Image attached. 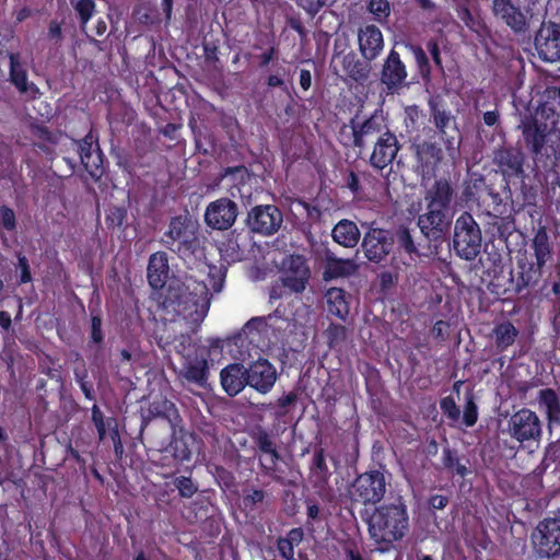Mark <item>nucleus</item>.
I'll use <instances>...</instances> for the list:
<instances>
[{"instance_id": "1", "label": "nucleus", "mask_w": 560, "mask_h": 560, "mask_svg": "<svg viewBox=\"0 0 560 560\" xmlns=\"http://www.w3.org/2000/svg\"><path fill=\"white\" fill-rule=\"evenodd\" d=\"M150 411L155 418L141 427V433L147 434L148 460L163 469H177L184 462L190 460L191 451L187 442L176 436V429L183 419L176 406L164 399L153 406Z\"/></svg>"}, {"instance_id": "2", "label": "nucleus", "mask_w": 560, "mask_h": 560, "mask_svg": "<svg viewBox=\"0 0 560 560\" xmlns=\"http://www.w3.org/2000/svg\"><path fill=\"white\" fill-rule=\"evenodd\" d=\"M370 538L381 551L389 550L408 534L410 520L401 495L393 502L376 506L365 520Z\"/></svg>"}, {"instance_id": "3", "label": "nucleus", "mask_w": 560, "mask_h": 560, "mask_svg": "<svg viewBox=\"0 0 560 560\" xmlns=\"http://www.w3.org/2000/svg\"><path fill=\"white\" fill-rule=\"evenodd\" d=\"M545 109L536 113L535 116L526 118L522 121L523 137L527 148L535 154L536 160L542 163L546 173L552 172L558 178L560 170V145L546 148V138L555 132L560 131L557 127L559 115L551 110V115H547L542 121Z\"/></svg>"}, {"instance_id": "4", "label": "nucleus", "mask_w": 560, "mask_h": 560, "mask_svg": "<svg viewBox=\"0 0 560 560\" xmlns=\"http://www.w3.org/2000/svg\"><path fill=\"white\" fill-rule=\"evenodd\" d=\"M190 336H180L174 346L175 351L182 355L180 368L176 376L182 386L191 389L195 386L200 389L209 387L210 364L207 347L192 345V352L186 350V343L190 347Z\"/></svg>"}, {"instance_id": "5", "label": "nucleus", "mask_w": 560, "mask_h": 560, "mask_svg": "<svg viewBox=\"0 0 560 560\" xmlns=\"http://www.w3.org/2000/svg\"><path fill=\"white\" fill-rule=\"evenodd\" d=\"M161 243L185 261L194 260L202 254L198 225L187 215L171 219Z\"/></svg>"}, {"instance_id": "6", "label": "nucleus", "mask_w": 560, "mask_h": 560, "mask_svg": "<svg viewBox=\"0 0 560 560\" xmlns=\"http://www.w3.org/2000/svg\"><path fill=\"white\" fill-rule=\"evenodd\" d=\"M481 229L471 213L464 211L454 223L452 246L454 253L467 261L474 260L481 252Z\"/></svg>"}, {"instance_id": "7", "label": "nucleus", "mask_w": 560, "mask_h": 560, "mask_svg": "<svg viewBox=\"0 0 560 560\" xmlns=\"http://www.w3.org/2000/svg\"><path fill=\"white\" fill-rule=\"evenodd\" d=\"M387 128L383 117L376 112L364 118L355 114L349 120V125L340 129V136L343 137L341 143L348 148H357L361 152L368 142L380 137Z\"/></svg>"}, {"instance_id": "8", "label": "nucleus", "mask_w": 560, "mask_h": 560, "mask_svg": "<svg viewBox=\"0 0 560 560\" xmlns=\"http://www.w3.org/2000/svg\"><path fill=\"white\" fill-rule=\"evenodd\" d=\"M365 232L361 242L364 257L373 264L385 265L394 252L392 229L380 228L375 222H363Z\"/></svg>"}, {"instance_id": "9", "label": "nucleus", "mask_w": 560, "mask_h": 560, "mask_svg": "<svg viewBox=\"0 0 560 560\" xmlns=\"http://www.w3.org/2000/svg\"><path fill=\"white\" fill-rule=\"evenodd\" d=\"M252 440L260 454L258 456V466L261 475L271 478V480L280 486L290 485L287 478L277 474L276 467L281 459V455L271 434L259 427L252 433Z\"/></svg>"}, {"instance_id": "10", "label": "nucleus", "mask_w": 560, "mask_h": 560, "mask_svg": "<svg viewBox=\"0 0 560 560\" xmlns=\"http://www.w3.org/2000/svg\"><path fill=\"white\" fill-rule=\"evenodd\" d=\"M452 218L451 211L438 209H424V212L418 217L417 225L430 246L433 247L435 254H438L443 243L448 240Z\"/></svg>"}, {"instance_id": "11", "label": "nucleus", "mask_w": 560, "mask_h": 560, "mask_svg": "<svg viewBox=\"0 0 560 560\" xmlns=\"http://www.w3.org/2000/svg\"><path fill=\"white\" fill-rule=\"evenodd\" d=\"M385 493L386 479L378 469H372L358 475L350 489L352 501L364 505L381 502Z\"/></svg>"}, {"instance_id": "12", "label": "nucleus", "mask_w": 560, "mask_h": 560, "mask_svg": "<svg viewBox=\"0 0 560 560\" xmlns=\"http://www.w3.org/2000/svg\"><path fill=\"white\" fill-rule=\"evenodd\" d=\"M73 144L77 148L84 170L95 182L100 180L105 173V156L100 147L98 133L91 127L90 131L82 139H73Z\"/></svg>"}, {"instance_id": "13", "label": "nucleus", "mask_w": 560, "mask_h": 560, "mask_svg": "<svg viewBox=\"0 0 560 560\" xmlns=\"http://www.w3.org/2000/svg\"><path fill=\"white\" fill-rule=\"evenodd\" d=\"M508 432L521 444L539 442L542 436V423L535 411L522 408L508 420Z\"/></svg>"}, {"instance_id": "14", "label": "nucleus", "mask_w": 560, "mask_h": 560, "mask_svg": "<svg viewBox=\"0 0 560 560\" xmlns=\"http://www.w3.org/2000/svg\"><path fill=\"white\" fill-rule=\"evenodd\" d=\"M283 223V213L276 205H257L247 212L246 225L262 236L276 234Z\"/></svg>"}, {"instance_id": "15", "label": "nucleus", "mask_w": 560, "mask_h": 560, "mask_svg": "<svg viewBox=\"0 0 560 560\" xmlns=\"http://www.w3.org/2000/svg\"><path fill=\"white\" fill-rule=\"evenodd\" d=\"M513 187L509 186L504 189L509 192L511 208L515 213L523 211L526 207L536 206L540 189V182L536 175L523 174L516 179V185Z\"/></svg>"}, {"instance_id": "16", "label": "nucleus", "mask_w": 560, "mask_h": 560, "mask_svg": "<svg viewBox=\"0 0 560 560\" xmlns=\"http://www.w3.org/2000/svg\"><path fill=\"white\" fill-rule=\"evenodd\" d=\"M524 154L513 147H501L494 151L493 162L505 182L504 187L515 186L516 179L525 174Z\"/></svg>"}, {"instance_id": "17", "label": "nucleus", "mask_w": 560, "mask_h": 560, "mask_svg": "<svg viewBox=\"0 0 560 560\" xmlns=\"http://www.w3.org/2000/svg\"><path fill=\"white\" fill-rule=\"evenodd\" d=\"M415 172L422 179H430L435 176L440 163L443 160L441 147L431 141H422L413 144Z\"/></svg>"}, {"instance_id": "18", "label": "nucleus", "mask_w": 560, "mask_h": 560, "mask_svg": "<svg viewBox=\"0 0 560 560\" xmlns=\"http://www.w3.org/2000/svg\"><path fill=\"white\" fill-rule=\"evenodd\" d=\"M392 236L394 238V252L392 254L390 262L405 266H411L420 257L418 244L411 233V230L401 224L392 229Z\"/></svg>"}, {"instance_id": "19", "label": "nucleus", "mask_w": 560, "mask_h": 560, "mask_svg": "<svg viewBox=\"0 0 560 560\" xmlns=\"http://www.w3.org/2000/svg\"><path fill=\"white\" fill-rule=\"evenodd\" d=\"M539 58L545 62L560 60V24L548 22L537 31L534 40Z\"/></svg>"}, {"instance_id": "20", "label": "nucleus", "mask_w": 560, "mask_h": 560, "mask_svg": "<svg viewBox=\"0 0 560 560\" xmlns=\"http://www.w3.org/2000/svg\"><path fill=\"white\" fill-rule=\"evenodd\" d=\"M432 121L443 141L446 151L452 154L459 148L460 132L456 125V118L450 110L442 109L438 105L430 108Z\"/></svg>"}, {"instance_id": "21", "label": "nucleus", "mask_w": 560, "mask_h": 560, "mask_svg": "<svg viewBox=\"0 0 560 560\" xmlns=\"http://www.w3.org/2000/svg\"><path fill=\"white\" fill-rule=\"evenodd\" d=\"M237 214L238 207L233 200L219 198L207 206L205 221L208 226L224 231L235 223Z\"/></svg>"}, {"instance_id": "22", "label": "nucleus", "mask_w": 560, "mask_h": 560, "mask_svg": "<svg viewBox=\"0 0 560 560\" xmlns=\"http://www.w3.org/2000/svg\"><path fill=\"white\" fill-rule=\"evenodd\" d=\"M408 77L407 68L397 50L392 49L385 58L380 81L387 93H397L406 84Z\"/></svg>"}, {"instance_id": "23", "label": "nucleus", "mask_w": 560, "mask_h": 560, "mask_svg": "<svg viewBox=\"0 0 560 560\" xmlns=\"http://www.w3.org/2000/svg\"><path fill=\"white\" fill-rule=\"evenodd\" d=\"M311 279V269L303 255H291L284 264L283 287L293 293H302Z\"/></svg>"}, {"instance_id": "24", "label": "nucleus", "mask_w": 560, "mask_h": 560, "mask_svg": "<svg viewBox=\"0 0 560 560\" xmlns=\"http://www.w3.org/2000/svg\"><path fill=\"white\" fill-rule=\"evenodd\" d=\"M534 541L540 555L548 558L560 555V520L549 518L540 522Z\"/></svg>"}, {"instance_id": "25", "label": "nucleus", "mask_w": 560, "mask_h": 560, "mask_svg": "<svg viewBox=\"0 0 560 560\" xmlns=\"http://www.w3.org/2000/svg\"><path fill=\"white\" fill-rule=\"evenodd\" d=\"M400 149L398 139L388 128L376 138L370 164L380 171L393 163Z\"/></svg>"}, {"instance_id": "26", "label": "nucleus", "mask_w": 560, "mask_h": 560, "mask_svg": "<svg viewBox=\"0 0 560 560\" xmlns=\"http://www.w3.org/2000/svg\"><path fill=\"white\" fill-rule=\"evenodd\" d=\"M246 378L248 386L260 394H267L277 381V371L267 359H259L246 369Z\"/></svg>"}, {"instance_id": "27", "label": "nucleus", "mask_w": 560, "mask_h": 560, "mask_svg": "<svg viewBox=\"0 0 560 560\" xmlns=\"http://www.w3.org/2000/svg\"><path fill=\"white\" fill-rule=\"evenodd\" d=\"M455 190L445 177H440L424 192V209L451 211Z\"/></svg>"}, {"instance_id": "28", "label": "nucleus", "mask_w": 560, "mask_h": 560, "mask_svg": "<svg viewBox=\"0 0 560 560\" xmlns=\"http://www.w3.org/2000/svg\"><path fill=\"white\" fill-rule=\"evenodd\" d=\"M492 12L515 33H524L528 27L526 15L512 0H493Z\"/></svg>"}, {"instance_id": "29", "label": "nucleus", "mask_w": 560, "mask_h": 560, "mask_svg": "<svg viewBox=\"0 0 560 560\" xmlns=\"http://www.w3.org/2000/svg\"><path fill=\"white\" fill-rule=\"evenodd\" d=\"M359 50L366 61H373L384 48L381 30L373 24L361 27L358 33Z\"/></svg>"}, {"instance_id": "30", "label": "nucleus", "mask_w": 560, "mask_h": 560, "mask_svg": "<svg viewBox=\"0 0 560 560\" xmlns=\"http://www.w3.org/2000/svg\"><path fill=\"white\" fill-rule=\"evenodd\" d=\"M160 290V305L164 311L180 314L185 310L187 287L183 282L178 279H173Z\"/></svg>"}, {"instance_id": "31", "label": "nucleus", "mask_w": 560, "mask_h": 560, "mask_svg": "<svg viewBox=\"0 0 560 560\" xmlns=\"http://www.w3.org/2000/svg\"><path fill=\"white\" fill-rule=\"evenodd\" d=\"M170 277L168 257L159 250L150 255L147 266V279L153 290L163 289Z\"/></svg>"}, {"instance_id": "32", "label": "nucleus", "mask_w": 560, "mask_h": 560, "mask_svg": "<svg viewBox=\"0 0 560 560\" xmlns=\"http://www.w3.org/2000/svg\"><path fill=\"white\" fill-rule=\"evenodd\" d=\"M220 381L224 392L234 397L247 385L246 369L241 363H232L220 372Z\"/></svg>"}, {"instance_id": "33", "label": "nucleus", "mask_w": 560, "mask_h": 560, "mask_svg": "<svg viewBox=\"0 0 560 560\" xmlns=\"http://www.w3.org/2000/svg\"><path fill=\"white\" fill-rule=\"evenodd\" d=\"M330 477L331 471L326 463L325 450L317 447L310 465V481L314 489L324 491L328 487Z\"/></svg>"}, {"instance_id": "34", "label": "nucleus", "mask_w": 560, "mask_h": 560, "mask_svg": "<svg viewBox=\"0 0 560 560\" xmlns=\"http://www.w3.org/2000/svg\"><path fill=\"white\" fill-rule=\"evenodd\" d=\"M537 400L544 408L548 428L560 427V397L553 388H542L537 394Z\"/></svg>"}, {"instance_id": "35", "label": "nucleus", "mask_w": 560, "mask_h": 560, "mask_svg": "<svg viewBox=\"0 0 560 560\" xmlns=\"http://www.w3.org/2000/svg\"><path fill=\"white\" fill-rule=\"evenodd\" d=\"M328 312L346 320L350 313V294L341 288H329L325 293Z\"/></svg>"}, {"instance_id": "36", "label": "nucleus", "mask_w": 560, "mask_h": 560, "mask_svg": "<svg viewBox=\"0 0 560 560\" xmlns=\"http://www.w3.org/2000/svg\"><path fill=\"white\" fill-rule=\"evenodd\" d=\"M331 236L339 245L353 248L358 245L361 233L353 221L342 219L334 226Z\"/></svg>"}, {"instance_id": "37", "label": "nucleus", "mask_w": 560, "mask_h": 560, "mask_svg": "<svg viewBox=\"0 0 560 560\" xmlns=\"http://www.w3.org/2000/svg\"><path fill=\"white\" fill-rule=\"evenodd\" d=\"M8 58L10 61V82L16 88V90L21 93H26L30 88L37 90L34 83L28 84L27 71L24 63L22 62L21 54L8 52Z\"/></svg>"}, {"instance_id": "38", "label": "nucleus", "mask_w": 560, "mask_h": 560, "mask_svg": "<svg viewBox=\"0 0 560 560\" xmlns=\"http://www.w3.org/2000/svg\"><path fill=\"white\" fill-rule=\"evenodd\" d=\"M371 61H364L357 58V55L353 51L348 52L342 58V69L347 73V75L358 83L365 82L371 72Z\"/></svg>"}, {"instance_id": "39", "label": "nucleus", "mask_w": 560, "mask_h": 560, "mask_svg": "<svg viewBox=\"0 0 560 560\" xmlns=\"http://www.w3.org/2000/svg\"><path fill=\"white\" fill-rule=\"evenodd\" d=\"M520 335V330L510 322L504 320L494 325L492 336L498 353H503L511 347Z\"/></svg>"}, {"instance_id": "40", "label": "nucleus", "mask_w": 560, "mask_h": 560, "mask_svg": "<svg viewBox=\"0 0 560 560\" xmlns=\"http://www.w3.org/2000/svg\"><path fill=\"white\" fill-rule=\"evenodd\" d=\"M355 270L357 265L352 259L327 256L323 278L325 281H329L337 278L348 277L354 273Z\"/></svg>"}, {"instance_id": "41", "label": "nucleus", "mask_w": 560, "mask_h": 560, "mask_svg": "<svg viewBox=\"0 0 560 560\" xmlns=\"http://www.w3.org/2000/svg\"><path fill=\"white\" fill-rule=\"evenodd\" d=\"M488 222L487 232L492 238L508 242L509 237L516 231L515 220L510 213L508 215H491Z\"/></svg>"}, {"instance_id": "42", "label": "nucleus", "mask_w": 560, "mask_h": 560, "mask_svg": "<svg viewBox=\"0 0 560 560\" xmlns=\"http://www.w3.org/2000/svg\"><path fill=\"white\" fill-rule=\"evenodd\" d=\"M443 468L452 476L465 478L469 474L466 464L462 463V458L455 448L445 446L442 452Z\"/></svg>"}, {"instance_id": "43", "label": "nucleus", "mask_w": 560, "mask_h": 560, "mask_svg": "<svg viewBox=\"0 0 560 560\" xmlns=\"http://www.w3.org/2000/svg\"><path fill=\"white\" fill-rule=\"evenodd\" d=\"M520 270L516 273V277L514 276L513 271H511V283L512 289L520 293L525 288H527L530 283L536 282L538 277L540 276L539 270H535V266L533 264L528 265V268L526 269V264H520L518 265Z\"/></svg>"}, {"instance_id": "44", "label": "nucleus", "mask_w": 560, "mask_h": 560, "mask_svg": "<svg viewBox=\"0 0 560 560\" xmlns=\"http://www.w3.org/2000/svg\"><path fill=\"white\" fill-rule=\"evenodd\" d=\"M532 247L534 249L535 261L530 264L535 266V270L541 271V268L545 266L550 255V247L546 234H537L533 241Z\"/></svg>"}, {"instance_id": "45", "label": "nucleus", "mask_w": 560, "mask_h": 560, "mask_svg": "<svg viewBox=\"0 0 560 560\" xmlns=\"http://www.w3.org/2000/svg\"><path fill=\"white\" fill-rule=\"evenodd\" d=\"M210 502L205 498L194 500L184 512V517L190 523L202 522L209 517Z\"/></svg>"}, {"instance_id": "46", "label": "nucleus", "mask_w": 560, "mask_h": 560, "mask_svg": "<svg viewBox=\"0 0 560 560\" xmlns=\"http://www.w3.org/2000/svg\"><path fill=\"white\" fill-rule=\"evenodd\" d=\"M266 497V491L261 489H246L242 497V509L248 513L256 512L264 504Z\"/></svg>"}, {"instance_id": "47", "label": "nucleus", "mask_w": 560, "mask_h": 560, "mask_svg": "<svg viewBox=\"0 0 560 560\" xmlns=\"http://www.w3.org/2000/svg\"><path fill=\"white\" fill-rule=\"evenodd\" d=\"M326 342L329 349H336L347 339V328L343 325L330 323L324 331Z\"/></svg>"}, {"instance_id": "48", "label": "nucleus", "mask_w": 560, "mask_h": 560, "mask_svg": "<svg viewBox=\"0 0 560 560\" xmlns=\"http://www.w3.org/2000/svg\"><path fill=\"white\" fill-rule=\"evenodd\" d=\"M220 254L228 264L241 261L244 258V252L234 240H228L222 243Z\"/></svg>"}, {"instance_id": "49", "label": "nucleus", "mask_w": 560, "mask_h": 560, "mask_svg": "<svg viewBox=\"0 0 560 560\" xmlns=\"http://www.w3.org/2000/svg\"><path fill=\"white\" fill-rule=\"evenodd\" d=\"M366 9L380 23L386 22L392 11L387 0H369Z\"/></svg>"}, {"instance_id": "50", "label": "nucleus", "mask_w": 560, "mask_h": 560, "mask_svg": "<svg viewBox=\"0 0 560 560\" xmlns=\"http://www.w3.org/2000/svg\"><path fill=\"white\" fill-rule=\"evenodd\" d=\"M127 210L124 207L112 206L106 210L105 224L108 230L120 228L126 220Z\"/></svg>"}, {"instance_id": "51", "label": "nucleus", "mask_w": 560, "mask_h": 560, "mask_svg": "<svg viewBox=\"0 0 560 560\" xmlns=\"http://www.w3.org/2000/svg\"><path fill=\"white\" fill-rule=\"evenodd\" d=\"M73 8L79 16L81 27L84 28L95 12V1L77 0V2L73 4Z\"/></svg>"}, {"instance_id": "52", "label": "nucleus", "mask_w": 560, "mask_h": 560, "mask_svg": "<svg viewBox=\"0 0 560 560\" xmlns=\"http://www.w3.org/2000/svg\"><path fill=\"white\" fill-rule=\"evenodd\" d=\"M222 179L233 183V186L244 185L249 179V174L244 165L226 167L222 175Z\"/></svg>"}, {"instance_id": "53", "label": "nucleus", "mask_w": 560, "mask_h": 560, "mask_svg": "<svg viewBox=\"0 0 560 560\" xmlns=\"http://www.w3.org/2000/svg\"><path fill=\"white\" fill-rule=\"evenodd\" d=\"M409 49L413 55V58L416 60V63L421 75L423 78L429 77L431 74V66L425 50L421 46L412 44L409 46Z\"/></svg>"}, {"instance_id": "54", "label": "nucleus", "mask_w": 560, "mask_h": 560, "mask_svg": "<svg viewBox=\"0 0 560 560\" xmlns=\"http://www.w3.org/2000/svg\"><path fill=\"white\" fill-rule=\"evenodd\" d=\"M174 489L178 490L182 498L190 499L198 491V486L194 482L191 477L179 476L173 481Z\"/></svg>"}, {"instance_id": "55", "label": "nucleus", "mask_w": 560, "mask_h": 560, "mask_svg": "<svg viewBox=\"0 0 560 560\" xmlns=\"http://www.w3.org/2000/svg\"><path fill=\"white\" fill-rule=\"evenodd\" d=\"M104 332L102 330V317L98 314H92L91 316V332L88 346L91 348L92 345L101 347L104 342Z\"/></svg>"}, {"instance_id": "56", "label": "nucleus", "mask_w": 560, "mask_h": 560, "mask_svg": "<svg viewBox=\"0 0 560 560\" xmlns=\"http://www.w3.org/2000/svg\"><path fill=\"white\" fill-rule=\"evenodd\" d=\"M0 223L8 232H15L18 226L16 215L12 208L7 205L0 206Z\"/></svg>"}, {"instance_id": "57", "label": "nucleus", "mask_w": 560, "mask_h": 560, "mask_svg": "<svg viewBox=\"0 0 560 560\" xmlns=\"http://www.w3.org/2000/svg\"><path fill=\"white\" fill-rule=\"evenodd\" d=\"M285 69L280 67L275 72L269 73L265 79V84L268 89H281L288 92V85L285 83Z\"/></svg>"}, {"instance_id": "58", "label": "nucleus", "mask_w": 560, "mask_h": 560, "mask_svg": "<svg viewBox=\"0 0 560 560\" xmlns=\"http://www.w3.org/2000/svg\"><path fill=\"white\" fill-rule=\"evenodd\" d=\"M440 408L443 415H445L451 421L456 422L459 420L460 410L452 396L443 397L440 400Z\"/></svg>"}, {"instance_id": "59", "label": "nucleus", "mask_w": 560, "mask_h": 560, "mask_svg": "<svg viewBox=\"0 0 560 560\" xmlns=\"http://www.w3.org/2000/svg\"><path fill=\"white\" fill-rule=\"evenodd\" d=\"M226 277V267H211L208 276V282L214 292H220L223 288Z\"/></svg>"}, {"instance_id": "60", "label": "nucleus", "mask_w": 560, "mask_h": 560, "mask_svg": "<svg viewBox=\"0 0 560 560\" xmlns=\"http://www.w3.org/2000/svg\"><path fill=\"white\" fill-rule=\"evenodd\" d=\"M18 264L15 270L20 271L18 284L28 283L33 280L28 259L22 253H18Z\"/></svg>"}, {"instance_id": "61", "label": "nucleus", "mask_w": 560, "mask_h": 560, "mask_svg": "<svg viewBox=\"0 0 560 560\" xmlns=\"http://www.w3.org/2000/svg\"><path fill=\"white\" fill-rule=\"evenodd\" d=\"M75 382L78 383L80 389L82 390L84 397L89 400H96V395L94 390L93 383L88 380V372H75Z\"/></svg>"}, {"instance_id": "62", "label": "nucleus", "mask_w": 560, "mask_h": 560, "mask_svg": "<svg viewBox=\"0 0 560 560\" xmlns=\"http://www.w3.org/2000/svg\"><path fill=\"white\" fill-rule=\"evenodd\" d=\"M47 38L56 46H60L63 40L62 22L51 20L48 25Z\"/></svg>"}, {"instance_id": "63", "label": "nucleus", "mask_w": 560, "mask_h": 560, "mask_svg": "<svg viewBox=\"0 0 560 560\" xmlns=\"http://www.w3.org/2000/svg\"><path fill=\"white\" fill-rule=\"evenodd\" d=\"M478 420V408L475 401L470 398L466 401L463 413V421L466 427H472Z\"/></svg>"}, {"instance_id": "64", "label": "nucleus", "mask_w": 560, "mask_h": 560, "mask_svg": "<svg viewBox=\"0 0 560 560\" xmlns=\"http://www.w3.org/2000/svg\"><path fill=\"white\" fill-rule=\"evenodd\" d=\"M271 315H268V318H270ZM267 327V317L264 316H256L252 317L243 327V330L245 334H252V332H261Z\"/></svg>"}]
</instances>
